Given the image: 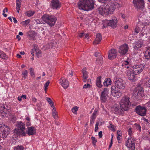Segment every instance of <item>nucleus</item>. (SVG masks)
Listing matches in <instances>:
<instances>
[{
	"instance_id": "1",
	"label": "nucleus",
	"mask_w": 150,
	"mask_h": 150,
	"mask_svg": "<svg viewBox=\"0 0 150 150\" xmlns=\"http://www.w3.org/2000/svg\"><path fill=\"white\" fill-rule=\"evenodd\" d=\"M95 3L94 0H80L78 3L80 9L88 11L94 8Z\"/></svg>"
},
{
	"instance_id": "2",
	"label": "nucleus",
	"mask_w": 150,
	"mask_h": 150,
	"mask_svg": "<svg viewBox=\"0 0 150 150\" xmlns=\"http://www.w3.org/2000/svg\"><path fill=\"white\" fill-rule=\"evenodd\" d=\"M144 96V92L142 86L140 84H138L134 91L133 96L136 100H138L141 99Z\"/></svg>"
},
{
	"instance_id": "3",
	"label": "nucleus",
	"mask_w": 150,
	"mask_h": 150,
	"mask_svg": "<svg viewBox=\"0 0 150 150\" xmlns=\"http://www.w3.org/2000/svg\"><path fill=\"white\" fill-rule=\"evenodd\" d=\"M42 20L50 26H53L57 20L55 16L49 14H44L42 17Z\"/></svg>"
},
{
	"instance_id": "4",
	"label": "nucleus",
	"mask_w": 150,
	"mask_h": 150,
	"mask_svg": "<svg viewBox=\"0 0 150 150\" xmlns=\"http://www.w3.org/2000/svg\"><path fill=\"white\" fill-rule=\"evenodd\" d=\"M17 128L14 130L13 133L15 134L18 135H23L24 136L26 135L25 125L24 123L21 121L18 122L17 125Z\"/></svg>"
},
{
	"instance_id": "5",
	"label": "nucleus",
	"mask_w": 150,
	"mask_h": 150,
	"mask_svg": "<svg viewBox=\"0 0 150 150\" xmlns=\"http://www.w3.org/2000/svg\"><path fill=\"white\" fill-rule=\"evenodd\" d=\"M129 98L128 96L123 97L120 103V107L124 111H127L128 109L129 106L131 105L129 101Z\"/></svg>"
},
{
	"instance_id": "6",
	"label": "nucleus",
	"mask_w": 150,
	"mask_h": 150,
	"mask_svg": "<svg viewBox=\"0 0 150 150\" xmlns=\"http://www.w3.org/2000/svg\"><path fill=\"white\" fill-rule=\"evenodd\" d=\"M10 129L8 127L4 125H0V137L5 138L10 133Z\"/></svg>"
},
{
	"instance_id": "7",
	"label": "nucleus",
	"mask_w": 150,
	"mask_h": 150,
	"mask_svg": "<svg viewBox=\"0 0 150 150\" xmlns=\"http://www.w3.org/2000/svg\"><path fill=\"white\" fill-rule=\"evenodd\" d=\"M115 85L117 88L120 89H124L125 87V81L120 78H116L114 79Z\"/></svg>"
},
{
	"instance_id": "8",
	"label": "nucleus",
	"mask_w": 150,
	"mask_h": 150,
	"mask_svg": "<svg viewBox=\"0 0 150 150\" xmlns=\"http://www.w3.org/2000/svg\"><path fill=\"white\" fill-rule=\"evenodd\" d=\"M106 7L109 14H112L116 7L118 8L121 6V5L117 2L110 3L106 5Z\"/></svg>"
},
{
	"instance_id": "9",
	"label": "nucleus",
	"mask_w": 150,
	"mask_h": 150,
	"mask_svg": "<svg viewBox=\"0 0 150 150\" xmlns=\"http://www.w3.org/2000/svg\"><path fill=\"white\" fill-rule=\"evenodd\" d=\"M117 21L115 18L113 19H112L110 21L105 20L103 23V25L104 27H106L107 26H110L114 28L117 26Z\"/></svg>"
},
{
	"instance_id": "10",
	"label": "nucleus",
	"mask_w": 150,
	"mask_h": 150,
	"mask_svg": "<svg viewBox=\"0 0 150 150\" xmlns=\"http://www.w3.org/2000/svg\"><path fill=\"white\" fill-rule=\"evenodd\" d=\"M136 140L132 137L129 138L126 143V146L129 148V150H134L135 148V141Z\"/></svg>"
},
{
	"instance_id": "11",
	"label": "nucleus",
	"mask_w": 150,
	"mask_h": 150,
	"mask_svg": "<svg viewBox=\"0 0 150 150\" xmlns=\"http://www.w3.org/2000/svg\"><path fill=\"white\" fill-rule=\"evenodd\" d=\"M109 89L107 88H105L103 91L101 92L100 99L102 103H105L107 101L108 97Z\"/></svg>"
},
{
	"instance_id": "12",
	"label": "nucleus",
	"mask_w": 150,
	"mask_h": 150,
	"mask_svg": "<svg viewBox=\"0 0 150 150\" xmlns=\"http://www.w3.org/2000/svg\"><path fill=\"white\" fill-rule=\"evenodd\" d=\"M146 110L145 107L141 106L140 105L136 107L135 112L138 114L142 116H144L146 115Z\"/></svg>"
},
{
	"instance_id": "13",
	"label": "nucleus",
	"mask_w": 150,
	"mask_h": 150,
	"mask_svg": "<svg viewBox=\"0 0 150 150\" xmlns=\"http://www.w3.org/2000/svg\"><path fill=\"white\" fill-rule=\"evenodd\" d=\"M144 65L143 64L135 65L133 66V71L135 75H137L140 73L144 69Z\"/></svg>"
},
{
	"instance_id": "14",
	"label": "nucleus",
	"mask_w": 150,
	"mask_h": 150,
	"mask_svg": "<svg viewBox=\"0 0 150 150\" xmlns=\"http://www.w3.org/2000/svg\"><path fill=\"white\" fill-rule=\"evenodd\" d=\"M129 47L126 44H124L119 47L118 52L122 55L125 54L128 51Z\"/></svg>"
},
{
	"instance_id": "15",
	"label": "nucleus",
	"mask_w": 150,
	"mask_h": 150,
	"mask_svg": "<svg viewBox=\"0 0 150 150\" xmlns=\"http://www.w3.org/2000/svg\"><path fill=\"white\" fill-rule=\"evenodd\" d=\"M51 3V8L53 9H57L61 7V4L58 0H52Z\"/></svg>"
},
{
	"instance_id": "16",
	"label": "nucleus",
	"mask_w": 150,
	"mask_h": 150,
	"mask_svg": "<svg viewBox=\"0 0 150 150\" xmlns=\"http://www.w3.org/2000/svg\"><path fill=\"white\" fill-rule=\"evenodd\" d=\"M117 52L115 49H111L108 52V58L111 60L115 58L117 56Z\"/></svg>"
},
{
	"instance_id": "17",
	"label": "nucleus",
	"mask_w": 150,
	"mask_h": 150,
	"mask_svg": "<svg viewBox=\"0 0 150 150\" xmlns=\"http://www.w3.org/2000/svg\"><path fill=\"white\" fill-rule=\"evenodd\" d=\"M59 81L60 83L64 88L66 89L69 86V83L67 79L61 78Z\"/></svg>"
},
{
	"instance_id": "18",
	"label": "nucleus",
	"mask_w": 150,
	"mask_h": 150,
	"mask_svg": "<svg viewBox=\"0 0 150 150\" xmlns=\"http://www.w3.org/2000/svg\"><path fill=\"white\" fill-rule=\"evenodd\" d=\"M98 11L100 14L103 16L109 14L106 6H100L98 9Z\"/></svg>"
},
{
	"instance_id": "19",
	"label": "nucleus",
	"mask_w": 150,
	"mask_h": 150,
	"mask_svg": "<svg viewBox=\"0 0 150 150\" xmlns=\"http://www.w3.org/2000/svg\"><path fill=\"white\" fill-rule=\"evenodd\" d=\"M28 130L26 133L29 135H34L35 134L36 129L33 127H30L27 128Z\"/></svg>"
},
{
	"instance_id": "20",
	"label": "nucleus",
	"mask_w": 150,
	"mask_h": 150,
	"mask_svg": "<svg viewBox=\"0 0 150 150\" xmlns=\"http://www.w3.org/2000/svg\"><path fill=\"white\" fill-rule=\"evenodd\" d=\"M10 111V110L7 109V108H5V106H3L0 107V112L2 114V115L3 116H4Z\"/></svg>"
},
{
	"instance_id": "21",
	"label": "nucleus",
	"mask_w": 150,
	"mask_h": 150,
	"mask_svg": "<svg viewBox=\"0 0 150 150\" xmlns=\"http://www.w3.org/2000/svg\"><path fill=\"white\" fill-rule=\"evenodd\" d=\"M135 73L134 71H129L127 72V76L129 79L132 81L133 82L135 81L136 79L135 77Z\"/></svg>"
},
{
	"instance_id": "22",
	"label": "nucleus",
	"mask_w": 150,
	"mask_h": 150,
	"mask_svg": "<svg viewBox=\"0 0 150 150\" xmlns=\"http://www.w3.org/2000/svg\"><path fill=\"white\" fill-rule=\"evenodd\" d=\"M102 37L100 33H98L96 35V38L93 42L94 44H98L101 41Z\"/></svg>"
},
{
	"instance_id": "23",
	"label": "nucleus",
	"mask_w": 150,
	"mask_h": 150,
	"mask_svg": "<svg viewBox=\"0 0 150 150\" xmlns=\"http://www.w3.org/2000/svg\"><path fill=\"white\" fill-rule=\"evenodd\" d=\"M134 44L135 45L134 47L135 49H138L144 46L143 42L142 41H139L136 42Z\"/></svg>"
},
{
	"instance_id": "24",
	"label": "nucleus",
	"mask_w": 150,
	"mask_h": 150,
	"mask_svg": "<svg viewBox=\"0 0 150 150\" xmlns=\"http://www.w3.org/2000/svg\"><path fill=\"white\" fill-rule=\"evenodd\" d=\"M124 111L123 109L120 108L119 106L115 107L114 110V112L116 114H122L123 111Z\"/></svg>"
},
{
	"instance_id": "25",
	"label": "nucleus",
	"mask_w": 150,
	"mask_h": 150,
	"mask_svg": "<svg viewBox=\"0 0 150 150\" xmlns=\"http://www.w3.org/2000/svg\"><path fill=\"white\" fill-rule=\"evenodd\" d=\"M144 57L145 59L147 60H150V47L147 48L145 51Z\"/></svg>"
},
{
	"instance_id": "26",
	"label": "nucleus",
	"mask_w": 150,
	"mask_h": 150,
	"mask_svg": "<svg viewBox=\"0 0 150 150\" xmlns=\"http://www.w3.org/2000/svg\"><path fill=\"white\" fill-rule=\"evenodd\" d=\"M137 9H142L144 7V1L143 0L137 3V6H134Z\"/></svg>"
},
{
	"instance_id": "27",
	"label": "nucleus",
	"mask_w": 150,
	"mask_h": 150,
	"mask_svg": "<svg viewBox=\"0 0 150 150\" xmlns=\"http://www.w3.org/2000/svg\"><path fill=\"white\" fill-rule=\"evenodd\" d=\"M111 81L110 78H108L105 79L103 82V85L104 86H106L108 85H111Z\"/></svg>"
},
{
	"instance_id": "28",
	"label": "nucleus",
	"mask_w": 150,
	"mask_h": 150,
	"mask_svg": "<svg viewBox=\"0 0 150 150\" xmlns=\"http://www.w3.org/2000/svg\"><path fill=\"white\" fill-rule=\"evenodd\" d=\"M101 77V76H99L96 79V85L99 88H101L102 86V85L100 83Z\"/></svg>"
},
{
	"instance_id": "29",
	"label": "nucleus",
	"mask_w": 150,
	"mask_h": 150,
	"mask_svg": "<svg viewBox=\"0 0 150 150\" xmlns=\"http://www.w3.org/2000/svg\"><path fill=\"white\" fill-rule=\"evenodd\" d=\"M35 32L34 31H29L27 33V35L29 38H33Z\"/></svg>"
},
{
	"instance_id": "30",
	"label": "nucleus",
	"mask_w": 150,
	"mask_h": 150,
	"mask_svg": "<svg viewBox=\"0 0 150 150\" xmlns=\"http://www.w3.org/2000/svg\"><path fill=\"white\" fill-rule=\"evenodd\" d=\"M114 93H112V95L115 97H117V98L118 97H120L122 96V93L120 91V90H117L116 92H115Z\"/></svg>"
},
{
	"instance_id": "31",
	"label": "nucleus",
	"mask_w": 150,
	"mask_h": 150,
	"mask_svg": "<svg viewBox=\"0 0 150 150\" xmlns=\"http://www.w3.org/2000/svg\"><path fill=\"white\" fill-rule=\"evenodd\" d=\"M83 74V78H88V72L86 70L85 68H83L82 70Z\"/></svg>"
},
{
	"instance_id": "32",
	"label": "nucleus",
	"mask_w": 150,
	"mask_h": 150,
	"mask_svg": "<svg viewBox=\"0 0 150 150\" xmlns=\"http://www.w3.org/2000/svg\"><path fill=\"white\" fill-rule=\"evenodd\" d=\"M35 12L34 11H32L30 10L28 11L27 12L25 13V15L28 17H30L33 16L35 13Z\"/></svg>"
},
{
	"instance_id": "33",
	"label": "nucleus",
	"mask_w": 150,
	"mask_h": 150,
	"mask_svg": "<svg viewBox=\"0 0 150 150\" xmlns=\"http://www.w3.org/2000/svg\"><path fill=\"white\" fill-rule=\"evenodd\" d=\"M99 2L103 3L105 4H107V5L109 4L110 3H112L111 0H98Z\"/></svg>"
},
{
	"instance_id": "34",
	"label": "nucleus",
	"mask_w": 150,
	"mask_h": 150,
	"mask_svg": "<svg viewBox=\"0 0 150 150\" xmlns=\"http://www.w3.org/2000/svg\"><path fill=\"white\" fill-rule=\"evenodd\" d=\"M57 112L56 111V110H52V115L53 117L56 119L58 118L57 115Z\"/></svg>"
},
{
	"instance_id": "35",
	"label": "nucleus",
	"mask_w": 150,
	"mask_h": 150,
	"mask_svg": "<svg viewBox=\"0 0 150 150\" xmlns=\"http://www.w3.org/2000/svg\"><path fill=\"white\" fill-rule=\"evenodd\" d=\"M96 62L98 64H101L102 63L103 58L102 56L100 55L99 58L97 59Z\"/></svg>"
},
{
	"instance_id": "36",
	"label": "nucleus",
	"mask_w": 150,
	"mask_h": 150,
	"mask_svg": "<svg viewBox=\"0 0 150 150\" xmlns=\"http://www.w3.org/2000/svg\"><path fill=\"white\" fill-rule=\"evenodd\" d=\"M0 57L3 59L7 58L6 54L2 51H0Z\"/></svg>"
},
{
	"instance_id": "37",
	"label": "nucleus",
	"mask_w": 150,
	"mask_h": 150,
	"mask_svg": "<svg viewBox=\"0 0 150 150\" xmlns=\"http://www.w3.org/2000/svg\"><path fill=\"white\" fill-rule=\"evenodd\" d=\"M22 74L23 75V77L26 79L28 76V72L26 70H25L24 71L22 72Z\"/></svg>"
},
{
	"instance_id": "38",
	"label": "nucleus",
	"mask_w": 150,
	"mask_h": 150,
	"mask_svg": "<svg viewBox=\"0 0 150 150\" xmlns=\"http://www.w3.org/2000/svg\"><path fill=\"white\" fill-rule=\"evenodd\" d=\"M78 108L79 107H78L75 106L74 107L71 109L72 112L75 114L76 115L77 114L76 111L78 110Z\"/></svg>"
},
{
	"instance_id": "39",
	"label": "nucleus",
	"mask_w": 150,
	"mask_h": 150,
	"mask_svg": "<svg viewBox=\"0 0 150 150\" xmlns=\"http://www.w3.org/2000/svg\"><path fill=\"white\" fill-rule=\"evenodd\" d=\"M21 1V0H16V8H20Z\"/></svg>"
},
{
	"instance_id": "40",
	"label": "nucleus",
	"mask_w": 150,
	"mask_h": 150,
	"mask_svg": "<svg viewBox=\"0 0 150 150\" xmlns=\"http://www.w3.org/2000/svg\"><path fill=\"white\" fill-rule=\"evenodd\" d=\"M36 52V56L39 58L41 57V52L40 50H35Z\"/></svg>"
},
{
	"instance_id": "41",
	"label": "nucleus",
	"mask_w": 150,
	"mask_h": 150,
	"mask_svg": "<svg viewBox=\"0 0 150 150\" xmlns=\"http://www.w3.org/2000/svg\"><path fill=\"white\" fill-rule=\"evenodd\" d=\"M108 128L110 129L113 131H115V127L114 126V125H112L111 123H110V125L108 127Z\"/></svg>"
},
{
	"instance_id": "42",
	"label": "nucleus",
	"mask_w": 150,
	"mask_h": 150,
	"mask_svg": "<svg viewBox=\"0 0 150 150\" xmlns=\"http://www.w3.org/2000/svg\"><path fill=\"white\" fill-rule=\"evenodd\" d=\"M24 148L22 146H18L14 148V150H23Z\"/></svg>"
},
{
	"instance_id": "43",
	"label": "nucleus",
	"mask_w": 150,
	"mask_h": 150,
	"mask_svg": "<svg viewBox=\"0 0 150 150\" xmlns=\"http://www.w3.org/2000/svg\"><path fill=\"white\" fill-rule=\"evenodd\" d=\"M116 86H112L111 87V93L112 94L114 93L115 92H116Z\"/></svg>"
},
{
	"instance_id": "44",
	"label": "nucleus",
	"mask_w": 150,
	"mask_h": 150,
	"mask_svg": "<svg viewBox=\"0 0 150 150\" xmlns=\"http://www.w3.org/2000/svg\"><path fill=\"white\" fill-rule=\"evenodd\" d=\"M29 70L30 71V72L31 76H33H33L34 77L35 76H34L35 74H34V69L33 68H30V69Z\"/></svg>"
},
{
	"instance_id": "45",
	"label": "nucleus",
	"mask_w": 150,
	"mask_h": 150,
	"mask_svg": "<svg viewBox=\"0 0 150 150\" xmlns=\"http://www.w3.org/2000/svg\"><path fill=\"white\" fill-rule=\"evenodd\" d=\"M91 138L93 144L94 146H95L96 143L97 142V140H96L95 138L93 137H91Z\"/></svg>"
},
{
	"instance_id": "46",
	"label": "nucleus",
	"mask_w": 150,
	"mask_h": 150,
	"mask_svg": "<svg viewBox=\"0 0 150 150\" xmlns=\"http://www.w3.org/2000/svg\"><path fill=\"white\" fill-rule=\"evenodd\" d=\"M143 1V0H133V3L134 6H137V3Z\"/></svg>"
},
{
	"instance_id": "47",
	"label": "nucleus",
	"mask_w": 150,
	"mask_h": 150,
	"mask_svg": "<svg viewBox=\"0 0 150 150\" xmlns=\"http://www.w3.org/2000/svg\"><path fill=\"white\" fill-rule=\"evenodd\" d=\"M46 100L48 102L50 105H51V103H52L53 102L51 100L50 98L46 97L45 98Z\"/></svg>"
},
{
	"instance_id": "48",
	"label": "nucleus",
	"mask_w": 150,
	"mask_h": 150,
	"mask_svg": "<svg viewBox=\"0 0 150 150\" xmlns=\"http://www.w3.org/2000/svg\"><path fill=\"white\" fill-rule=\"evenodd\" d=\"M145 85L147 87L150 88V79L146 81Z\"/></svg>"
},
{
	"instance_id": "49",
	"label": "nucleus",
	"mask_w": 150,
	"mask_h": 150,
	"mask_svg": "<svg viewBox=\"0 0 150 150\" xmlns=\"http://www.w3.org/2000/svg\"><path fill=\"white\" fill-rule=\"evenodd\" d=\"M129 62L127 61H125L122 64V65L125 66V67H126L127 69H128L129 68V66H127V65L128 64Z\"/></svg>"
},
{
	"instance_id": "50",
	"label": "nucleus",
	"mask_w": 150,
	"mask_h": 150,
	"mask_svg": "<svg viewBox=\"0 0 150 150\" xmlns=\"http://www.w3.org/2000/svg\"><path fill=\"white\" fill-rule=\"evenodd\" d=\"M98 110L95 109L91 117L96 118V115L97 113Z\"/></svg>"
},
{
	"instance_id": "51",
	"label": "nucleus",
	"mask_w": 150,
	"mask_h": 150,
	"mask_svg": "<svg viewBox=\"0 0 150 150\" xmlns=\"http://www.w3.org/2000/svg\"><path fill=\"white\" fill-rule=\"evenodd\" d=\"M30 22V19L27 20L23 22V24L24 25H27L29 24Z\"/></svg>"
},
{
	"instance_id": "52",
	"label": "nucleus",
	"mask_w": 150,
	"mask_h": 150,
	"mask_svg": "<svg viewBox=\"0 0 150 150\" xmlns=\"http://www.w3.org/2000/svg\"><path fill=\"white\" fill-rule=\"evenodd\" d=\"M99 125V122L98 121H97L96 122V126H95V132H97L98 131V125Z\"/></svg>"
},
{
	"instance_id": "53",
	"label": "nucleus",
	"mask_w": 150,
	"mask_h": 150,
	"mask_svg": "<svg viewBox=\"0 0 150 150\" xmlns=\"http://www.w3.org/2000/svg\"><path fill=\"white\" fill-rule=\"evenodd\" d=\"M140 31V30L139 27H138V25L137 26L135 29V31L136 33H138Z\"/></svg>"
},
{
	"instance_id": "54",
	"label": "nucleus",
	"mask_w": 150,
	"mask_h": 150,
	"mask_svg": "<svg viewBox=\"0 0 150 150\" xmlns=\"http://www.w3.org/2000/svg\"><path fill=\"white\" fill-rule=\"evenodd\" d=\"M54 45L53 43H50L48 44L47 47L49 48H52Z\"/></svg>"
},
{
	"instance_id": "55",
	"label": "nucleus",
	"mask_w": 150,
	"mask_h": 150,
	"mask_svg": "<svg viewBox=\"0 0 150 150\" xmlns=\"http://www.w3.org/2000/svg\"><path fill=\"white\" fill-rule=\"evenodd\" d=\"M50 82L49 81H48L44 85L45 88V89H47V88Z\"/></svg>"
},
{
	"instance_id": "56",
	"label": "nucleus",
	"mask_w": 150,
	"mask_h": 150,
	"mask_svg": "<svg viewBox=\"0 0 150 150\" xmlns=\"http://www.w3.org/2000/svg\"><path fill=\"white\" fill-rule=\"evenodd\" d=\"M90 85L88 83H87V84H85L83 86V88L86 89L88 88H89L90 87Z\"/></svg>"
},
{
	"instance_id": "57",
	"label": "nucleus",
	"mask_w": 150,
	"mask_h": 150,
	"mask_svg": "<svg viewBox=\"0 0 150 150\" xmlns=\"http://www.w3.org/2000/svg\"><path fill=\"white\" fill-rule=\"evenodd\" d=\"M96 118H94V117H91V119L90 120V124L91 125L93 123H94V120Z\"/></svg>"
},
{
	"instance_id": "58",
	"label": "nucleus",
	"mask_w": 150,
	"mask_h": 150,
	"mask_svg": "<svg viewBox=\"0 0 150 150\" xmlns=\"http://www.w3.org/2000/svg\"><path fill=\"white\" fill-rule=\"evenodd\" d=\"M135 125L136 126V128L137 129H139L140 130H141V127L139 125L136 124Z\"/></svg>"
},
{
	"instance_id": "59",
	"label": "nucleus",
	"mask_w": 150,
	"mask_h": 150,
	"mask_svg": "<svg viewBox=\"0 0 150 150\" xmlns=\"http://www.w3.org/2000/svg\"><path fill=\"white\" fill-rule=\"evenodd\" d=\"M98 135L100 138H101L102 137V131H100L99 132Z\"/></svg>"
},
{
	"instance_id": "60",
	"label": "nucleus",
	"mask_w": 150,
	"mask_h": 150,
	"mask_svg": "<svg viewBox=\"0 0 150 150\" xmlns=\"http://www.w3.org/2000/svg\"><path fill=\"white\" fill-rule=\"evenodd\" d=\"M51 105V107L52 108V110H56L55 109V106L54 105V102H53L52 103H51V105Z\"/></svg>"
},
{
	"instance_id": "61",
	"label": "nucleus",
	"mask_w": 150,
	"mask_h": 150,
	"mask_svg": "<svg viewBox=\"0 0 150 150\" xmlns=\"http://www.w3.org/2000/svg\"><path fill=\"white\" fill-rule=\"evenodd\" d=\"M51 105V107L52 108V110H56L55 109V106L54 105V102H53L52 103H51V105Z\"/></svg>"
},
{
	"instance_id": "62",
	"label": "nucleus",
	"mask_w": 150,
	"mask_h": 150,
	"mask_svg": "<svg viewBox=\"0 0 150 150\" xmlns=\"http://www.w3.org/2000/svg\"><path fill=\"white\" fill-rule=\"evenodd\" d=\"M132 131H131V128H130L129 129L128 131V132L129 135H130L132 134Z\"/></svg>"
},
{
	"instance_id": "63",
	"label": "nucleus",
	"mask_w": 150,
	"mask_h": 150,
	"mask_svg": "<svg viewBox=\"0 0 150 150\" xmlns=\"http://www.w3.org/2000/svg\"><path fill=\"white\" fill-rule=\"evenodd\" d=\"M84 33H80L79 35V37L80 38H83L84 36Z\"/></svg>"
},
{
	"instance_id": "64",
	"label": "nucleus",
	"mask_w": 150,
	"mask_h": 150,
	"mask_svg": "<svg viewBox=\"0 0 150 150\" xmlns=\"http://www.w3.org/2000/svg\"><path fill=\"white\" fill-rule=\"evenodd\" d=\"M36 22L37 24H40L41 23V22L40 20L39 19H37L36 20Z\"/></svg>"
}]
</instances>
